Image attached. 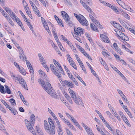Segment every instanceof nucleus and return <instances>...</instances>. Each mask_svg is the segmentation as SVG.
Masks as SVG:
<instances>
[{
    "label": "nucleus",
    "instance_id": "obj_1",
    "mask_svg": "<svg viewBox=\"0 0 135 135\" xmlns=\"http://www.w3.org/2000/svg\"><path fill=\"white\" fill-rule=\"evenodd\" d=\"M38 81L41 84L43 88L52 97H56V93L49 82H47L45 83L44 81L40 79L38 80Z\"/></svg>",
    "mask_w": 135,
    "mask_h": 135
},
{
    "label": "nucleus",
    "instance_id": "obj_2",
    "mask_svg": "<svg viewBox=\"0 0 135 135\" xmlns=\"http://www.w3.org/2000/svg\"><path fill=\"white\" fill-rule=\"evenodd\" d=\"M30 118V121L25 119V122L28 130L33 135H36L35 131L33 128L35 121V117L33 114H32L31 115Z\"/></svg>",
    "mask_w": 135,
    "mask_h": 135
},
{
    "label": "nucleus",
    "instance_id": "obj_3",
    "mask_svg": "<svg viewBox=\"0 0 135 135\" xmlns=\"http://www.w3.org/2000/svg\"><path fill=\"white\" fill-rule=\"evenodd\" d=\"M11 77H13L15 78V80L16 82V80L18 81L20 84L22 86L23 88L26 90H28V88L26 82L21 76L18 75L17 76L15 77V75H13V73H11Z\"/></svg>",
    "mask_w": 135,
    "mask_h": 135
},
{
    "label": "nucleus",
    "instance_id": "obj_4",
    "mask_svg": "<svg viewBox=\"0 0 135 135\" xmlns=\"http://www.w3.org/2000/svg\"><path fill=\"white\" fill-rule=\"evenodd\" d=\"M80 23L83 26H87L88 25V21L82 15L80 14L79 15L75 13L74 14Z\"/></svg>",
    "mask_w": 135,
    "mask_h": 135
},
{
    "label": "nucleus",
    "instance_id": "obj_5",
    "mask_svg": "<svg viewBox=\"0 0 135 135\" xmlns=\"http://www.w3.org/2000/svg\"><path fill=\"white\" fill-rule=\"evenodd\" d=\"M116 35H115L120 40H123V41H128L129 40L128 36L125 35L124 33L121 31L119 30L115 31Z\"/></svg>",
    "mask_w": 135,
    "mask_h": 135
},
{
    "label": "nucleus",
    "instance_id": "obj_6",
    "mask_svg": "<svg viewBox=\"0 0 135 135\" xmlns=\"http://www.w3.org/2000/svg\"><path fill=\"white\" fill-rule=\"evenodd\" d=\"M44 126L45 129L46 131L50 135H54L55 134V132L52 133V128L50 125H49L47 122L46 120H45L44 121Z\"/></svg>",
    "mask_w": 135,
    "mask_h": 135
},
{
    "label": "nucleus",
    "instance_id": "obj_7",
    "mask_svg": "<svg viewBox=\"0 0 135 135\" xmlns=\"http://www.w3.org/2000/svg\"><path fill=\"white\" fill-rule=\"evenodd\" d=\"M50 68L52 73L55 75L57 76L59 78H61V75L60 73L58 71V70L53 64H50Z\"/></svg>",
    "mask_w": 135,
    "mask_h": 135
},
{
    "label": "nucleus",
    "instance_id": "obj_8",
    "mask_svg": "<svg viewBox=\"0 0 135 135\" xmlns=\"http://www.w3.org/2000/svg\"><path fill=\"white\" fill-rule=\"evenodd\" d=\"M72 98L73 99L75 103L77 105L80 104L82 105L83 104L82 100L79 97H76L75 93L71 95Z\"/></svg>",
    "mask_w": 135,
    "mask_h": 135
},
{
    "label": "nucleus",
    "instance_id": "obj_9",
    "mask_svg": "<svg viewBox=\"0 0 135 135\" xmlns=\"http://www.w3.org/2000/svg\"><path fill=\"white\" fill-rule=\"evenodd\" d=\"M59 80L60 81L61 80L62 82V84L63 86L67 85L68 87L71 88H73L74 87V85L72 82H70L67 80H64L63 81L61 79H59Z\"/></svg>",
    "mask_w": 135,
    "mask_h": 135
},
{
    "label": "nucleus",
    "instance_id": "obj_10",
    "mask_svg": "<svg viewBox=\"0 0 135 135\" xmlns=\"http://www.w3.org/2000/svg\"><path fill=\"white\" fill-rule=\"evenodd\" d=\"M74 30L75 32V34H76L78 36H81V34L84 33L83 30L80 27L77 28L74 27Z\"/></svg>",
    "mask_w": 135,
    "mask_h": 135
},
{
    "label": "nucleus",
    "instance_id": "obj_11",
    "mask_svg": "<svg viewBox=\"0 0 135 135\" xmlns=\"http://www.w3.org/2000/svg\"><path fill=\"white\" fill-rule=\"evenodd\" d=\"M62 120L64 122L65 124L68 126L70 128L75 131H76L75 128L74 127L73 125L71 124V123L68 120L64 118L62 119Z\"/></svg>",
    "mask_w": 135,
    "mask_h": 135
},
{
    "label": "nucleus",
    "instance_id": "obj_12",
    "mask_svg": "<svg viewBox=\"0 0 135 135\" xmlns=\"http://www.w3.org/2000/svg\"><path fill=\"white\" fill-rule=\"evenodd\" d=\"M48 121L49 122V125L52 128V133L55 132V126L54 124L53 121L51 118H48Z\"/></svg>",
    "mask_w": 135,
    "mask_h": 135
},
{
    "label": "nucleus",
    "instance_id": "obj_13",
    "mask_svg": "<svg viewBox=\"0 0 135 135\" xmlns=\"http://www.w3.org/2000/svg\"><path fill=\"white\" fill-rule=\"evenodd\" d=\"M117 90L120 95L122 96L123 99V100L126 103H128V101L127 100L126 97L123 93L120 90L117 89Z\"/></svg>",
    "mask_w": 135,
    "mask_h": 135
},
{
    "label": "nucleus",
    "instance_id": "obj_14",
    "mask_svg": "<svg viewBox=\"0 0 135 135\" xmlns=\"http://www.w3.org/2000/svg\"><path fill=\"white\" fill-rule=\"evenodd\" d=\"M68 75L71 79V80L75 84L76 86H78L79 84L77 81L76 80L75 78L71 73L68 74Z\"/></svg>",
    "mask_w": 135,
    "mask_h": 135
},
{
    "label": "nucleus",
    "instance_id": "obj_15",
    "mask_svg": "<svg viewBox=\"0 0 135 135\" xmlns=\"http://www.w3.org/2000/svg\"><path fill=\"white\" fill-rule=\"evenodd\" d=\"M100 37L102 40L105 42L109 43V40L108 37L106 35L103 34H101Z\"/></svg>",
    "mask_w": 135,
    "mask_h": 135
},
{
    "label": "nucleus",
    "instance_id": "obj_16",
    "mask_svg": "<svg viewBox=\"0 0 135 135\" xmlns=\"http://www.w3.org/2000/svg\"><path fill=\"white\" fill-rule=\"evenodd\" d=\"M39 72L40 74L41 75V77L45 79L46 81H48V78L47 77V75L43 71H42L41 70H39Z\"/></svg>",
    "mask_w": 135,
    "mask_h": 135
},
{
    "label": "nucleus",
    "instance_id": "obj_17",
    "mask_svg": "<svg viewBox=\"0 0 135 135\" xmlns=\"http://www.w3.org/2000/svg\"><path fill=\"white\" fill-rule=\"evenodd\" d=\"M19 55V57L22 60H24L26 59V57L24 55V52L23 51H20Z\"/></svg>",
    "mask_w": 135,
    "mask_h": 135
},
{
    "label": "nucleus",
    "instance_id": "obj_18",
    "mask_svg": "<svg viewBox=\"0 0 135 135\" xmlns=\"http://www.w3.org/2000/svg\"><path fill=\"white\" fill-rule=\"evenodd\" d=\"M61 14L63 18L65 20L69 17L68 14L64 11H61Z\"/></svg>",
    "mask_w": 135,
    "mask_h": 135
},
{
    "label": "nucleus",
    "instance_id": "obj_19",
    "mask_svg": "<svg viewBox=\"0 0 135 135\" xmlns=\"http://www.w3.org/2000/svg\"><path fill=\"white\" fill-rule=\"evenodd\" d=\"M4 86L5 89V90L4 91V94L7 93L8 94H11V92L9 87L6 85H5Z\"/></svg>",
    "mask_w": 135,
    "mask_h": 135
},
{
    "label": "nucleus",
    "instance_id": "obj_20",
    "mask_svg": "<svg viewBox=\"0 0 135 135\" xmlns=\"http://www.w3.org/2000/svg\"><path fill=\"white\" fill-rule=\"evenodd\" d=\"M26 64L28 67V68L29 69L30 71H31V72L33 73V69L31 64L28 61L26 60Z\"/></svg>",
    "mask_w": 135,
    "mask_h": 135
},
{
    "label": "nucleus",
    "instance_id": "obj_21",
    "mask_svg": "<svg viewBox=\"0 0 135 135\" xmlns=\"http://www.w3.org/2000/svg\"><path fill=\"white\" fill-rule=\"evenodd\" d=\"M65 20L67 24L69 26L72 27L73 25V23L70 20L69 17Z\"/></svg>",
    "mask_w": 135,
    "mask_h": 135
},
{
    "label": "nucleus",
    "instance_id": "obj_22",
    "mask_svg": "<svg viewBox=\"0 0 135 135\" xmlns=\"http://www.w3.org/2000/svg\"><path fill=\"white\" fill-rule=\"evenodd\" d=\"M122 15L124 17L128 20L130 19V16L127 14L125 12L123 11H122Z\"/></svg>",
    "mask_w": 135,
    "mask_h": 135
},
{
    "label": "nucleus",
    "instance_id": "obj_23",
    "mask_svg": "<svg viewBox=\"0 0 135 135\" xmlns=\"http://www.w3.org/2000/svg\"><path fill=\"white\" fill-rule=\"evenodd\" d=\"M85 34L86 36L88 39L91 44L93 45L94 44V43L93 42L90 36L89 35V34L87 33H85Z\"/></svg>",
    "mask_w": 135,
    "mask_h": 135
},
{
    "label": "nucleus",
    "instance_id": "obj_24",
    "mask_svg": "<svg viewBox=\"0 0 135 135\" xmlns=\"http://www.w3.org/2000/svg\"><path fill=\"white\" fill-rule=\"evenodd\" d=\"M52 117H53V118L55 120L57 127H60L59 126H61L60 122L59 120L57 117L56 116L55 114L54 115H53V116H52Z\"/></svg>",
    "mask_w": 135,
    "mask_h": 135
},
{
    "label": "nucleus",
    "instance_id": "obj_25",
    "mask_svg": "<svg viewBox=\"0 0 135 135\" xmlns=\"http://www.w3.org/2000/svg\"><path fill=\"white\" fill-rule=\"evenodd\" d=\"M90 27L91 29L94 31H98L97 28L93 23H91Z\"/></svg>",
    "mask_w": 135,
    "mask_h": 135
},
{
    "label": "nucleus",
    "instance_id": "obj_26",
    "mask_svg": "<svg viewBox=\"0 0 135 135\" xmlns=\"http://www.w3.org/2000/svg\"><path fill=\"white\" fill-rule=\"evenodd\" d=\"M65 97L66 98L67 100L71 104L73 103V102L71 99L70 97L68 95V94L66 93L65 94Z\"/></svg>",
    "mask_w": 135,
    "mask_h": 135
},
{
    "label": "nucleus",
    "instance_id": "obj_27",
    "mask_svg": "<svg viewBox=\"0 0 135 135\" xmlns=\"http://www.w3.org/2000/svg\"><path fill=\"white\" fill-rule=\"evenodd\" d=\"M60 127H58V129H57L58 133L59 135H63L62 132V129H61V126Z\"/></svg>",
    "mask_w": 135,
    "mask_h": 135
},
{
    "label": "nucleus",
    "instance_id": "obj_28",
    "mask_svg": "<svg viewBox=\"0 0 135 135\" xmlns=\"http://www.w3.org/2000/svg\"><path fill=\"white\" fill-rule=\"evenodd\" d=\"M18 68L19 69V71L21 74L24 75H26V73L25 72V70L22 67H20V68Z\"/></svg>",
    "mask_w": 135,
    "mask_h": 135
},
{
    "label": "nucleus",
    "instance_id": "obj_29",
    "mask_svg": "<svg viewBox=\"0 0 135 135\" xmlns=\"http://www.w3.org/2000/svg\"><path fill=\"white\" fill-rule=\"evenodd\" d=\"M11 18L13 20H15L17 17L15 15V14L13 12H11L10 13V15H9Z\"/></svg>",
    "mask_w": 135,
    "mask_h": 135
},
{
    "label": "nucleus",
    "instance_id": "obj_30",
    "mask_svg": "<svg viewBox=\"0 0 135 135\" xmlns=\"http://www.w3.org/2000/svg\"><path fill=\"white\" fill-rule=\"evenodd\" d=\"M3 8L9 15H10V13L12 12V11L9 8L6 7H4Z\"/></svg>",
    "mask_w": 135,
    "mask_h": 135
},
{
    "label": "nucleus",
    "instance_id": "obj_31",
    "mask_svg": "<svg viewBox=\"0 0 135 135\" xmlns=\"http://www.w3.org/2000/svg\"><path fill=\"white\" fill-rule=\"evenodd\" d=\"M4 28L5 30L7 31L11 35H14V34L13 32L12 31V30L10 29V27H7L6 28L4 27Z\"/></svg>",
    "mask_w": 135,
    "mask_h": 135
},
{
    "label": "nucleus",
    "instance_id": "obj_32",
    "mask_svg": "<svg viewBox=\"0 0 135 135\" xmlns=\"http://www.w3.org/2000/svg\"><path fill=\"white\" fill-rule=\"evenodd\" d=\"M53 61L57 68L58 69L59 67L61 65L60 64H59L57 61L55 59H53Z\"/></svg>",
    "mask_w": 135,
    "mask_h": 135
},
{
    "label": "nucleus",
    "instance_id": "obj_33",
    "mask_svg": "<svg viewBox=\"0 0 135 135\" xmlns=\"http://www.w3.org/2000/svg\"><path fill=\"white\" fill-rule=\"evenodd\" d=\"M33 11H34L35 13L38 16H41L39 10L37 9V8H36L35 9L33 10Z\"/></svg>",
    "mask_w": 135,
    "mask_h": 135
},
{
    "label": "nucleus",
    "instance_id": "obj_34",
    "mask_svg": "<svg viewBox=\"0 0 135 135\" xmlns=\"http://www.w3.org/2000/svg\"><path fill=\"white\" fill-rule=\"evenodd\" d=\"M110 8L113 9L117 14H119V11L114 6L112 5Z\"/></svg>",
    "mask_w": 135,
    "mask_h": 135
},
{
    "label": "nucleus",
    "instance_id": "obj_35",
    "mask_svg": "<svg viewBox=\"0 0 135 135\" xmlns=\"http://www.w3.org/2000/svg\"><path fill=\"white\" fill-rule=\"evenodd\" d=\"M4 86L0 83V91L1 93L4 94Z\"/></svg>",
    "mask_w": 135,
    "mask_h": 135
},
{
    "label": "nucleus",
    "instance_id": "obj_36",
    "mask_svg": "<svg viewBox=\"0 0 135 135\" xmlns=\"http://www.w3.org/2000/svg\"><path fill=\"white\" fill-rule=\"evenodd\" d=\"M70 64L71 66L75 69L76 70L77 68L76 65L74 63V62L73 61V60H71V61L70 63Z\"/></svg>",
    "mask_w": 135,
    "mask_h": 135
},
{
    "label": "nucleus",
    "instance_id": "obj_37",
    "mask_svg": "<svg viewBox=\"0 0 135 135\" xmlns=\"http://www.w3.org/2000/svg\"><path fill=\"white\" fill-rule=\"evenodd\" d=\"M100 62L101 64H102L104 66L106 70H107L108 71L109 70V69L105 62L104 61H103L101 62Z\"/></svg>",
    "mask_w": 135,
    "mask_h": 135
},
{
    "label": "nucleus",
    "instance_id": "obj_38",
    "mask_svg": "<svg viewBox=\"0 0 135 135\" xmlns=\"http://www.w3.org/2000/svg\"><path fill=\"white\" fill-rule=\"evenodd\" d=\"M113 135H122L120 132L118 130H116L115 132L113 133Z\"/></svg>",
    "mask_w": 135,
    "mask_h": 135
},
{
    "label": "nucleus",
    "instance_id": "obj_39",
    "mask_svg": "<svg viewBox=\"0 0 135 135\" xmlns=\"http://www.w3.org/2000/svg\"><path fill=\"white\" fill-rule=\"evenodd\" d=\"M93 22H94V23H95V25H97L98 26H99V25H100V23L96 19L93 20Z\"/></svg>",
    "mask_w": 135,
    "mask_h": 135
},
{
    "label": "nucleus",
    "instance_id": "obj_40",
    "mask_svg": "<svg viewBox=\"0 0 135 135\" xmlns=\"http://www.w3.org/2000/svg\"><path fill=\"white\" fill-rule=\"evenodd\" d=\"M10 102L13 105H16L15 100L13 99H11L9 100Z\"/></svg>",
    "mask_w": 135,
    "mask_h": 135
},
{
    "label": "nucleus",
    "instance_id": "obj_41",
    "mask_svg": "<svg viewBox=\"0 0 135 135\" xmlns=\"http://www.w3.org/2000/svg\"><path fill=\"white\" fill-rule=\"evenodd\" d=\"M25 3L26 4V5L25 6H24V8L25 10L26 11H26H28L30 10L29 8L28 7V4H27L26 2H25Z\"/></svg>",
    "mask_w": 135,
    "mask_h": 135
},
{
    "label": "nucleus",
    "instance_id": "obj_42",
    "mask_svg": "<svg viewBox=\"0 0 135 135\" xmlns=\"http://www.w3.org/2000/svg\"><path fill=\"white\" fill-rule=\"evenodd\" d=\"M97 129L102 135H106L105 133L102 131V130L99 127Z\"/></svg>",
    "mask_w": 135,
    "mask_h": 135
},
{
    "label": "nucleus",
    "instance_id": "obj_43",
    "mask_svg": "<svg viewBox=\"0 0 135 135\" xmlns=\"http://www.w3.org/2000/svg\"><path fill=\"white\" fill-rule=\"evenodd\" d=\"M116 26L115 27L116 28L118 29L119 30H120V29H122V27L120 25L119 23H118L117 24H116Z\"/></svg>",
    "mask_w": 135,
    "mask_h": 135
},
{
    "label": "nucleus",
    "instance_id": "obj_44",
    "mask_svg": "<svg viewBox=\"0 0 135 135\" xmlns=\"http://www.w3.org/2000/svg\"><path fill=\"white\" fill-rule=\"evenodd\" d=\"M63 66L65 70H66V73H67L68 74H69L70 73V71L69 70L67 67H66V65L64 64L63 65Z\"/></svg>",
    "mask_w": 135,
    "mask_h": 135
},
{
    "label": "nucleus",
    "instance_id": "obj_45",
    "mask_svg": "<svg viewBox=\"0 0 135 135\" xmlns=\"http://www.w3.org/2000/svg\"><path fill=\"white\" fill-rule=\"evenodd\" d=\"M84 8L89 12H90V11H92L90 8L89 6H88L87 5H86V6Z\"/></svg>",
    "mask_w": 135,
    "mask_h": 135
},
{
    "label": "nucleus",
    "instance_id": "obj_46",
    "mask_svg": "<svg viewBox=\"0 0 135 135\" xmlns=\"http://www.w3.org/2000/svg\"><path fill=\"white\" fill-rule=\"evenodd\" d=\"M67 59L69 61V63H70L71 61V60H72V59L71 58L70 55L69 54H67L66 55Z\"/></svg>",
    "mask_w": 135,
    "mask_h": 135
},
{
    "label": "nucleus",
    "instance_id": "obj_47",
    "mask_svg": "<svg viewBox=\"0 0 135 135\" xmlns=\"http://www.w3.org/2000/svg\"><path fill=\"white\" fill-rule=\"evenodd\" d=\"M15 20L18 23V25H20V24H22V22L20 21V19L18 17H17L16 19H15Z\"/></svg>",
    "mask_w": 135,
    "mask_h": 135
},
{
    "label": "nucleus",
    "instance_id": "obj_48",
    "mask_svg": "<svg viewBox=\"0 0 135 135\" xmlns=\"http://www.w3.org/2000/svg\"><path fill=\"white\" fill-rule=\"evenodd\" d=\"M126 112L127 113V114L129 116L130 118H133L132 115L131 113L130 112L129 110H127V111H126Z\"/></svg>",
    "mask_w": 135,
    "mask_h": 135
},
{
    "label": "nucleus",
    "instance_id": "obj_49",
    "mask_svg": "<svg viewBox=\"0 0 135 135\" xmlns=\"http://www.w3.org/2000/svg\"><path fill=\"white\" fill-rule=\"evenodd\" d=\"M57 22L59 25L61 26V25L62 27H64V25H63V23H62V20L61 19H59L57 21Z\"/></svg>",
    "mask_w": 135,
    "mask_h": 135
},
{
    "label": "nucleus",
    "instance_id": "obj_50",
    "mask_svg": "<svg viewBox=\"0 0 135 135\" xmlns=\"http://www.w3.org/2000/svg\"><path fill=\"white\" fill-rule=\"evenodd\" d=\"M114 55L117 60L120 61L121 59L119 57V56L116 54H114Z\"/></svg>",
    "mask_w": 135,
    "mask_h": 135
},
{
    "label": "nucleus",
    "instance_id": "obj_51",
    "mask_svg": "<svg viewBox=\"0 0 135 135\" xmlns=\"http://www.w3.org/2000/svg\"><path fill=\"white\" fill-rule=\"evenodd\" d=\"M0 110L3 113H6V111L2 105L0 107Z\"/></svg>",
    "mask_w": 135,
    "mask_h": 135
},
{
    "label": "nucleus",
    "instance_id": "obj_52",
    "mask_svg": "<svg viewBox=\"0 0 135 135\" xmlns=\"http://www.w3.org/2000/svg\"><path fill=\"white\" fill-rule=\"evenodd\" d=\"M40 61L41 62V63L42 65L44 67H45V64H46L45 61L44 59L43 60H41Z\"/></svg>",
    "mask_w": 135,
    "mask_h": 135
},
{
    "label": "nucleus",
    "instance_id": "obj_53",
    "mask_svg": "<svg viewBox=\"0 0 135 135\" xmlns=\"http://www.w3.org/2000/svg\"><path fill=\"white\" fill-rule=\"evenodd\" d=\"M30 72L31 74V79L32 80H34V71L33 70V73L31 72V71H30Z\"/></svg>",
    "mask_w": 135,
    "mask_h": 135
},
{
    "label": "nucleus",
    "instance_id": "obj_54",
    "mask_svg": "<svg viewBox=\"0 0 135 135\" xmlns=\"http://www.w3.org/2000/svg\"><path fill=\"white\" fill-rule=\"evenodd\" d=\"M61 36L62 38V39L64 40V41L66 43L68 41V40L63 35H62Z\"/></svg>",
    "mask_w": 135,
    "mask_h": 135
},
{
    "label": "nucleus",
    "instance_id": "obj_55",
    "mask_svg": "<svg viewBox=\"0 0 135 135\" xmlns=\"http://www.w3.org/2000/svg\"><path fill=\"white\" fill-rule=\"evenodd\" d=\"M78 79L79 81H80L84 85L86 86V84L84 82V81L83 80L82 78L80 77H79V78Z\"/></svg>",
    "mask_w": 135,
    "mask_h": 135
},
{
    "label": "nucleus",
    "instance_id": "obj_56",
    "mask_svg": "<svg viewBox=\"0 0 135 135\" xmlns=\"http://www.w3.org/2000/svg\"><path fill=\"white\" fill-rule=\"evenodd\" d=\"M41 20L42 21V23L43 24H45V23H46V22L45 19L43 17H41Z\"/></svg>",
    "mask_w": 135,
    "mask_h": 135
},
{
    "label": "nucleus",
    "instance_id": "obj_57",
    "mask_svg": "<svg viewBox=\"0 0 135 135\" xmlns=\"http://www.w3.org/2000/svg\"><path fill=\"white\" fill-rule=\"evenodd\" d=\"M117 3L120 6H121L122 5V3L123 2L122 1L120 0H115Z\"/></svg>",
    "mask_w": 135,
    "mask_h": 135
},
{
    "label": "nucleus",
    "instance_id": "obj_58",
    "mask_svg": "<svg viewBox=\"0 0 135 135\" xmlns=\"http://www.w3.org/2000/svg\"><path fill=\"white\" fill-rule=\"evenodd\" d=\"M73 122L74 124L77 127L78 126H79V124L78 123V122L76 120H75L74 121H73Z\"/></svg>",
    "mask_w": 135,
    "mask_h": 135
},
{
    "label": "nucleus",
    "instance_id": "obj_59",
    "mask_svg": "<svg viewBox=\"0 0 135 135\" xmlns=\"http://www.w3.org/2000/svg\"><path fill=\"white\" fill-rule=\"evenodd\" d=\"M89 16L90 18L92 20V21H93V20L95 19V17H96V16H93V15H92L91 14H89Z\"/></svg>",
    "mask_w": 135,
    "mask_h": 135
},
{
    "label": "nucleus",
    "instance_id": "obj_60",
    "mask_svg": "<svg viewBox=\"0 0 135 135\" xmlns=\"http://www.w3.org/2000/svg\"><path fill=\"white\" fill-rule=\"evenodd\" d=\"M48 112H49L51 114V115L52 116H53V115H54V114H55L49 108H48Z\"/></svg>",
    "mask_w": 135,
    "mask_h": 135
},
{
    "label": "nucleus",
    "instance_id": "obj_61",
    "mask_svg": "<svg viewBox=\"0 0 135 135\" xmlns=\"http://www.w3.org/2000/svg\"><path fill=\"white\" fill-rule=\"evenodd\" d=\"M66 131L67 133V135H71V134H72L69 129H66Z\"/></svg>",
    "mask_w": 135,
    "mask_h": 135
},
{
    "label": "nucleus",
    "instance_id": "obj_62",
    "mask_svg": "<svg viewBox=\"0 0 135 135\" xmlns=\"http://www.w3.org/2000/svg\"><path fill=\"white\" fill-rule=\"evenodd\" d=\"M23 102L24 104L26 105L27 106H28L29 105L28 103L26 101L24 100H23L22 101Z\"/></svg>",
    "mask_w": 135,
    "mask_h": 135
},
{
    "label": "nucleus",
    "instance_id": "obj_63",
    "mask_svg": "<svg viewBox=\"0 0 135 135\" xmlns=\"http://www.w3.org/2000/svg\"><path fill=\"white\" fill-rule=\"evenodd\" d=\"M117 52L120 55H122V52L121 50L119 49H117L116 50Z\"/></svg>",
    "mask_w": 135,
    "mask_h": 135
},
{
    "label": "nucleus",
    "instance_id": "obj_64",
    "mask_svg": "<svg viewBox=\"0 0 135 135\" xmlns=\"http://www.w3.org/2000/svg\"><path fill=\"white\" fill-rule=\"evenodd\" d=\"M119 114L121 116V118H122L125 115H124L123 113L121 111H119Z\"/></svg>",
    "mask_w": 135,
    "mask_h": 135
}]
</instances>
